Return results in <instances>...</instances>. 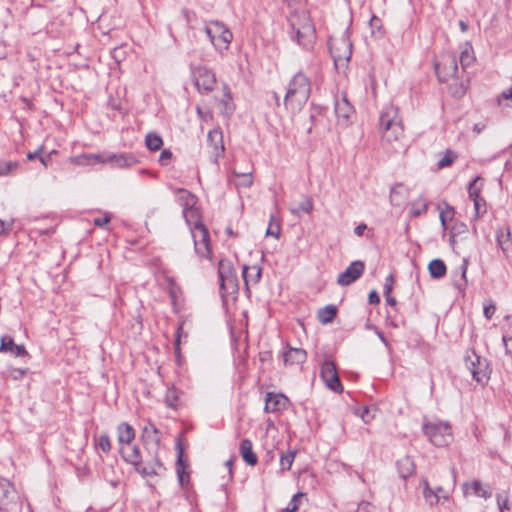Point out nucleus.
<instances>
[{
    "label": "nucleus",
    "instance_id": "32",
    "mask_svg": "<svg viewBox=\"0 0 512 512\" xmlns=\"http://www.w3.org/2000/svg\"><path fill=\"white\" fill-rule=\"evenodd\" d=\"M337 308L334 305H327L318 311V319L322 324L330 323L336 316Z\"/></svg>",
    "mask_w": 512,
    "mask_h": 512
},
{
    "label": "nucleus",
    "instance_id": "37",
    "mask_svg": "<svg viewBox=\"0 0 512 512\" xmlns=\"http://www.w3.org/2000/svg\"><path fill=\"white\" fill-rule=\"evenodd\" d=\"M296 452L289 450L285 454H281L280 456V466L282 471H288L290 470L294 459H295Z\"/></svg>",
    "mask_w": 512,
    "mask_h": 512
},
{
    "label": "nucleus",
    "instance_id": "14",
    "mask_svg": "<svg viewBox=\"0 0 512 512\" xmlns=\"http://www.w3.org/2000/svg\"><path fill=\"white\" fill-rule=\"evenodd\" d=\"M365 265L362 261L352 262L344 272L340 273L337 283L341 286H348L356 281L364 272Z\"/></svg>",
    "mask_w": 512,
    "mask_h": 512
},
{
    "label": "nucleus",
    "instance_id": "50",
    "mask_svg": "<svg viewBox=\"0 0 512 512\" xmlns=\"http://www.w3.org/2000/svg\"><path fill=\"white\" fill-rule=\"evenodd\" d=\"M172 158V153L170 150H163L159 156V162L161 165L166 166L169 164Z\"/></svg>",
    "mask_w": 512,
    "mask_h": 512
},
{
    "label": "nucleus",
    "instance_id": "11",
    "mask_svg": "<svg viewBox=\"0 0 512 512\" xmlns=\"http://www.w3.org/2000/svg\"><path fill=\"white\" fill-rule=\"evenodd\" d=\"M192 77L194 85L200 92L207 93L214 89L216 77L210 69L197 66L192 71Z\"/></svg>",
    "mask_w": 512,
    "mask_h": 512
},
{
    "label": "nucleus",
    "instance_id": "24",
    "mask_svg": "<svg viewBox=\"0 0 512 512\" xmlns=\"http://www.w3.org/2000/svg\"><path fill=\"white\" fill-rule=\"evenodd\" d=\"M240 454L243 460L250 466L257 464V456L253 452L252 442L248 439H243L240 443Z\"/></svg>",
    "mask_w": 512,
    "mask_h": 512
},
{
    "label": "nucleus",
    "instance_id": "27",
    "mask_svg": "<svg viewBox=\"0 0 512 512\" xmlns=\"http://www.w3.org/2000/svg\"><path fill=\"white\" fill-rule=\"evenodd\" d=\"M497 242L504 253L512 248V238L509 228H501L497 232Z\"/></svg>",
    "mask_w": 512,
    "mask_h": 512
},
{
    "label": "nucleus",
    "instance_id": "48",
    "mask_svg": "<svg viewBox=\"0 0 512 512\" xmlns=\"http://www.w3.org/2000/svg\"><path fill=\"white\" fill-rule=\"evenodd\" d=\"M280 234V226L277 223H273V219L271 220L269 227L266 231L267 236H273L275 238H278Z\"/></svg>",
    "mask_w": 512,
    "mask_h": 512
},
{
    "label": "nucleus",
    "instance_id": "17",
    "mask_svg": "<svg viewBox=\"0 0 512 512\" xmlns=\"http://www.w3.org/2000/svg\"><path fill=\"white\" fill-rule=\"evenodd\" d=\"M464 496L475 495L482 497L484 499H488L491 497L492 492L488 485L483 484L479 480H474L472 482H465L462 485Z\"/></svg>",
    "mask_w": 512,
    "mask_h": 512
},
{
    "label": "nucleus",
    "instance_id": "33",
    "mask_svg": "<svg viewBox=\"0 0 512 512\" xmlns=\"http://www.w3.org/2000/svg\"><path fill=\"white\" fill-rule=\"evenodd\" d=\"M454 215H455V211H454L453 207H451L447 203H444V208L440 210V214H439V218H440L443 230L447 229L448 222L452 221Z\"/></svg>",
    "mask_w": 512,
    "mask_h": 512
},
{
    "label": "nucleus",
    "instance_id": "9",
    "mask_svg": "<svg viewBox=\"0 0 512 512\" xmlns=\"http://www.w3.org/2000/svg\"><path fill=\"white\" fill-rule=\"evenodd\" d=\"M218 276L222 295L237 292L238 283L235 270L229 260L221 259L218 264Z\"/></svg>",
    "mask_w": 512,
    "mask_h": 512
},
{
    "label": "nucleus",
    "instance_id": "15",
    "mask_svg": "<svg viewBox=\"0 0 512 512\" xmlns=\"http://www.w3.org/2000/svg\"><path fill=\"white\" fill-rule=\"evenodd\" d=\"M321 377L326 385L333 391H340L341 384L337 369L332 361H324L321 366Z\"/></svg>",
    "mask_w": 512,
    "mask_h": 512
},
{
    "label": "nucleus",
    "instance_id": "28",
    "mask_svg": "<svg viewBox=\"0 0 512 512\" xmlns=\"http://www.w3.org/2000/svg\"><path fill=\"white\" fill-rule=\"evenodd\" d=\"M407 195L408 189L402 184H397L391 190L390 202L391 204L398 206L403 202Z\"/></svg>",
    "mask_w": 512,
    "mask_h": 512
},
{
    "label": "nucleus",
    "instance_id": "51",
    "mask_svg": "<svg viewBox=\"0 0 512 512\" xmlns=\"http://www.w3.org/2000/svg\"><path fill=\"white\" fill-rule=\"evenodd\" d=\"M111 220V214L105 213L102 217H97L94 219V224L99 227H103L108 224Z\"/></svg>",
    "mask_w": 512,
    "mask_h": 512
},
{
    "label": "nucleus",
    "instance_id": "35",
    "mask_svg": "<svg viewBox=\"0 0 512 512\" xmlns=\"http://www.w3.org/2000/svg\"><path fill=\"white\" fill-rule=\"evenodd\" d=\"M376 408H370L368 406L360 407L355 409V414L359 416L364 423H370L376 415Z\"/></svg>",
    "mask_w": 512,
    "mask_h": 512
},
{
    "label": "nucleus",
    "instance_id": "61",
    "mask_svg": "<svg viewBox=\"0 0 512 512\" xmlns=\"http://www.w3.org/2000/svg\"><path fill=\"white\" fill-rule=\"evenodd\" d=\"M485 128L484 124H475L473 127V131L477 134H479L483 129Z\"/></svg>",
    "mask_w": 512,
    "mask_h": 512
},
{
    "label": "nucleus",
    "instance_id": "36",
    "mask_svg": "<svg viewBox=\"0 0 512 512\" xmlns=\"http://www.w3.org/2000/svg\"><path fill=\"white\" fill-rule=\"evenodd\" d=\"M427 209H428L427 201L424 198L420 197L417 200H415L414 202H412L410 213L413 216L417 217L422 214H425L427 212Z\"/></svg>",
    "mask_w": 512,
    "mask_h": 512
},
{
    "label": "nucleus",
    "instance_id": "52",
    "mask_svg": "<svg viewBox=\"0 0 512 512\" xmlns=\"http://www.w3.org/2000/svg\"><path fill=\"white\" fill-rule=\"evenodd\" d=\"M393 284H394V277H393V275L390 274L386 278V281H385V285H384V293L385 294H391L392 289H393Z\"/></svg>",
    "mask_w": 512,
    "mask_h": 512
},
{
    "label": "nucleus",
    "instance_id": "60",
    "mask_svg": "<svg viewBox=\"0 0 512 512\" xmlns=\"http://www.w3.org/2000/svg\"><path fill=\"white\" fill-rule=\"evenodd\" d=\"M451 90H452V93L455 95V96H462L464 93H465V87L463 85L460 86L459 89H453V87L451 86Z\"/></svg>",
    "mask_w": 512,
    "mask_h": 512
},
{
    "label": "nucleus",
    "instance_id": "7",
    "mask_svg": "<svg viewBox=\"0 0 512 512\" xmlns=\"http://www.w3.org/2000/svg\"><path fill=\"white\" fill-rule=\"evenodd\" d=\"M205 33L209 37L211 44L220 53L227 51L233 40V34L230 29L223 22L217 20L206 23Z\"/></svg>",
    "mask_w": 512,
    "mask_h": 512
},
{
    "label": "nucleus",
    "instance_id": "6",
    "mask_svg": "<svg viewBox=\"0 0 512 512\" xmlns=\"http://www.w3.org/2000/svg\"><path fill=\"white\" fill-rule=\"evenodd\" d=\"M329 51L337 70H344L351 58L352 43L346 31L333 35L329 39Z\"/></svg>",
    "mask_w": 512,
    "mask_h": 512
},
{
    "label": "nucleus",
    "instance_id": "31",
    "mask_svg": "<svg viewBox=\"0 0 512 512\" xmlns=\"http://www.w3.org/2000/svg\"><path fill=\"white\" fill-rule=\"evenodd\" d=\"M428 270L433 278H441L446 274V266L440 259L432 260L428 265Z\"/></svg>",
    "mask_w": 512,
    "mask_h": 512
},
{
    "label": "nucleus",
    "instance_id": "53",
    "mask_svg": "<svg viewBox=\"0 0 512 512\" xmlns=\"http://www.w3.org/2000/svg\"><path fill=\"white\" fill-rule=\"evenodd\" d=\"M474 202V207H475V212H476V216H479V214L481 212H484L485 209L482 210V207H484L485 205V201L482 197L476 199V200H473Z\"/></svg>",
    "mask_w": 512,
    "mask_h": 512
},
{
    "label": "nucleus",
    "instance_id": "41",
    "mask_svg": "<svg viewBox=\"0 0 512 512\" xmlns=\"http://www.w3.org/2000/svg\"><path fill=\"white\" fill-rule=\"evenodd\" d=\"M110 153L89 154L90 165L109 163Z\"/></svg>",
    "mask_w": 512,
    "mask_h": 512
},
{
    "label": "nucleus",
    "instance_id": "22",
    "mask_svg": "<svg viewBox=\"0 0 512 512\" xmlns=\"http://www.w3.org/2000/svg\"><path fill=\"white\" fill-rule=\"evenodd\" d=\"M232 177L231 182L237 189L250 188L254 181L252 169L242 172L234 168L232 171Z\"/></svg>",
    "mask_w": 512,
    "mask_h": 512
},
{
    "label": "nucleus",
    "instance_id": "39",
    "mask_svg": "<svg viewBox=\"0 0 512 512\" xmlns=\"http://www.w3.org/2000/svg\"><path fill=\"white\" fill-rule=\"evenodd\" d=\"M18 168L16 161H0V176H7Z\"/></svg>",
    "mask_w": 512,
    "mask_h": 512
},
{
    "label": "nucleus",
    "instance_id": "1",
    "mask_svg": "<svg viewBox=\"0 0 512 512\" xmlns=\"http://www.w3.org/2000/svg\"><path fill=\"white\" fill-rule=\"evenodd\" d=\"M142 435L146 443L147 439L152 441L149 459L143 460L137 447L124 450L123 458L126 462L131 463L143 477L161 476L165 468L158 458V445L160 441L158 430L153 424H148L143 428Z\"/></svg>",
    "mask_w": 512,
    "mask_h": 512
},
{
    "label": "nucleus",
    "instance_id": "4",
    "mask_svg": "<svg viewBox=\"0 0 512 512\" xmlns=\"http://www.w3.org/2000/svg\"><path fill=\"white\" fill-rule=\"evenodd\" d=\"M311 92V84L306 75L296 73L290 80L284 97V105L291 112L300 111Z\"/></svg>",
    "mask_w": 512,
    "mask_h": 512
},
{
    "label": "nucleus",
    "instance_id": "34",
    "mask_svg": "<svg viewBox=\"0 0 512 512\" xmlns=\"http://www.w3.org/2000/svg\"><path fill=\"white\" fill-rule=\"evenodd\" d=\"M146 146L151 151H157L163 145L162 138L157 133H148L145 138Z\"/></svg>",
    "mask_w": 512,
    "mask_h": 512
},
{
    "label": "nucleus",
    "instance_id": "54",
    "mask_svg": "<svg viewBox=\"0 0 512 512\" xmlns=\"http://www.w3.org/2000/svg\"><path fill=\"white\" fill-rule=\"evenodd\" d=\"M497 502L500 509V512H504L505 509H508V497H503L502 495L497 496Z\"/></svg>",
    "mask_w": 512,
    "mask_h": 512
},
{
    "label": "nucleus",
    "instance_id": "23",
    "mask_svg": "<svg viewBox=\"0 0 512 512\" xmlns=\"http://www.w3.org/2000/svg\"><path fill=\"white\" fill-rule=\"evenodd\" d=\"M307 353L301 348H289L284 353V362L287 366H298L306 361Z\"/></svg>",
    "mask_w": 512,
    "mask_h": 512
},
{
    "label": "nucleus",
    "instance_id": "8",
    "mask_svg": "<svg viewBox=\"0 0 512 512\" xmlns=\"http://www.w3.org/2000/svg\"><path fill=\"white\" fill-rule=\"evenodd\" d=\"M425 435L435 446L443 447L452 441V430L447 422L434 421L423 427Z\"/></svg>",
    "mask_w": 512,
    "mask_h": 512
},
{
    "label": "nucleus",
    "instance_id": "64",
    "mask_svg": "<svg viewBox=\"0 0 512 512\" xmlns=\"http://www.w3.org/2000/svg\"><path fill=\"white\" fill-rule=\"evenodd\" d=\"M503 96H504L506 99H512V88H511L508 92H504V93H503Z\"/></svg>",
    "mask_w": 512,
    "mask_h": 512
},
{
    "label": "nucleus",
    "instance_id": "19",
    "mask_svg": "<svg viewBox=\"0 0 512 512\" xmlns=\"http://www.w3.org/2000/svg\"><path fill=\"white\" fill-rule=\"evenodd\" d=\"M335 113L339 121H342L343 124H346L349 118L354 113V108L348 101V98L345 94H343L339 99L335 102Z\"/></svg>",
    "mask_w": 512,
    "mask_h": 512
},
{
    "label": "nucleus",
    "instance_id": "25",
    "mask_svg": "<svg viewBox=\"0 0 512 512\" xmlns=\"http://www.w3.org/2000/svg\"><path fill=\"white\" fill-rule=\"evenodd\" d=\"M136 163V159L132 155L127 154H109V164L113 167L124 168L130 167Z\"/></svg>",
    "mask_w": 512,
    "mask_h": 512
},
{
    "label": "nucleus",
    "instance_id": "38",
    "mask_svg": "<svg viewBox=\"0 0 512 512\" xmlns=\"http://www.w3.org/2000/svg\"><path fill=\"white\" fill-rule=\"evenodd\" d=\"M179 193V201L181 205L184 206V208H187V206H194L195 204V197L188 191L184 189H180L178 191Z\"/></svg>",
    "mask_w": 512,
    "mask_h": 512
},
{
    "label": "nucleus",
    "instance_id": "29",
    "mask_svg": "<svg viewBox=\"0 0 512 512\" xmlns=\"http://www.w3.org/2000/svg\"><path fill=\"white\" fill-rule=\"evenodd\" d=\"M475 60L474 57V51L473 47L470 43H465L461 47L460 52V63L462 65V68L465 69L466 67L470 66Z\"/></svg>",
    "mask_w": 512,
    "mask_h": 512
},
{
    "label": "nucleus",
    "instance_id": "44",
    "mask_svg": "<svg viewBox=\"0 0 512 512\" xmlns=\"http://www.w3.org/2000/svg\"><path fill=\"white\" fill-rule=\"evenodd\" d=\"M165 399H166V403L170 406V407H175L177 406V402H178V393H177V390L175 388H170L167 390L166 392V396H165Z\"/></svg>",
    "mask_w": 512,
    "mask_h": 512
},
{
    "label": "nucleus",
    "instance_id": "13",
    "mask_svg": "<svg viewBox=\"0 0 512 512\" xmlns=\"http://www.w3.org/2000/svg\"><path fill=\"white\" fill-rule=\"evenodd\" d=\"M421 484L423 487V497L430 506L438 505L442 500L447 501L450 499V491L442 486H437L433 489L430 487L427 479H423Z\"/></svg>",
    "mask_w": 512,
    "mask_h": 512
},
{
    "label": "nucleus",
    "instance_id": "21",
    "mask_svg": "<svg viewBox=\"0 0 512 512\" xmlns=\"http://www.w3.org/2000/svg\"><path fill=\"white\" fill-rule=\"evenodd\" d=\"M288 399L282 394L267 393L265 400L266 412H277L286 408Z\"/></svg>",
    "mask_w": 512,
    "mask_h": 512
},
{
    "label": "nucleus",
    "instance_id": "2",
    "mask_svg": "<svg viewBox=\"0 0 512 512\" xmlns=\"http://www.w3.org/2000/svg\"><path fill=\"white\" fill-rule=\"evenodd\" d=\"M183 215L190 228L195 253L200 258L209 259L211 256L209 233L200 221L198 210L194 206H187L183 209Z\"/></svg>",
    "mask_w": 512,
    "mask_h": 512
},
{
    "label": "nucleus",
    "instance_id": "20",
    "mask_svg": "<svg viewBox=\"0 0 512 512\" xmlns=\"http://www.w3.org/2000/svg\"><path fill=\"white\" fill-rule=\"evenodd\" d=\"M470 371L474 380L481 385H484L489 380L488 366L485 361H481L478 357L476 362H471Z\"/></svg>",
    "mask_w": 512,
    "mask_h": 512
},
{
    "label": "nucleus",
    "instance_id": "59",
    "mask_svg": "<svg viewBox=\"0 0 512 512\" xmlns=\"http://www.w3.org/2000/svg\"><path fill=\"white\" fill-rule=\"evenodd\" d=\"M43 151V147H40L37 151L35 152H29L27 154V159L28 160H34L36 159L37 157H39L40 153Z\"/></svg>",
    "mask_w": 512,
    "mask_h": 512
},
{
    "label": "nucleus",
    "instance_id": "26",
    "mask_svg": "<svg viewBox=\"0 0 512 512\" xmlns=\"http://www.w3.org/2000/svg\"><path fill=\"white\" fill-rule=\"evenodd\" d=\"M261 267L258 265L252 266H244L243 267V279L245 285L248 287L249 285H254L258 283L261 277Z\"/></svg>",
    "mask_w": 512,
    "mask_h": 512
},
{
    "label": "nucleus",
    "instance_id": "45",
    "mask_svg": "<svg viewBox=\"0 0 512 512\" xmlns=\"http://www.w3.org/2000/svg\"><path fill=\"white\" fill-rule=\"evenodd\" d=\"M302 497H304V493L299 492L295 494L284 512H296L298 510L300 498Z\"/></svg>",
    "mask_w": 512,
    "mask_h": 512
},
{
    "label": "nucleus",
    "instance_id": "3",
    "mask_svg": "<svg viewBox=\"0 0 512 512\" xmlns=\"http://www.w3.org/2000/svg\"><path fill=\"white\" fill-rule=\"evenodd\" d=\"M291 38L306 50H311L316 42L315 26L307 11H296L289 17Z\"/></svg>",
    "mask_w": 512,
    "mask_h": 512
},
{
    "label": "nucleus",
    "instance_id": "5",
    "mask_svg": "<svg viewBox=\"0 0 512 512\" xmlns=\"http://www.w3.org/2000/svg\"><path fill=\"white\" fill-rule=\"evenodd\" d=\"M380 130L382 138L388 143L400 142L404 137V127L398 108L388 105L380 116Z\"/></svg>",
    "mask_w": 512,
    "mask_h": 512
},
{
    "label": "nucleus",
    "instance_id": "56",
    "mask_svg": "<svg viewBox=\"0 0 512 512\" xmlns=\"http://www.w3.org/2000/svg\"><path fill=\"white\" fill-rule=\"evenodd\" d=\"M369 302L371 304H378L380 302L379 295L377 294L376 291H371L369 293Z\"/></svg>",
    "mask_w": 512,
    "mask_h": 512
},
{
    "label": "nucleus",
    "instance_id": "43",
    "mask_svg": "<svg viewBox=\"0 0 512 512\" xmlns=\"http://www.w3.org/2000/svg\"><path fill=\"white\" fill-rule=\"evenodd\" d=\"M98 447L105 453L110 452L111 450V442L109 436L107 434H102L98 438Z\"/></svg>",
    "mask_w": 512,
    "mask_h": 512
},
{
    "label": "nucleus",
    "instance_id": "10",
    "mask_svg": "<svg viewBox=\"0 0 512 512\" xmlns=\"http://www.w3.org/2000/svg\"><path fill=\"white\" fill-rule=\"evenodd\" d=\"M435 70L439 80L442 82L454 79L458 73L456 56L450 52H444L440 56V60L435 64Z\"/></svg>",
    "mask_w": 512,
    "mask_h": 512
},
{
    "label": "nucleus",
    "instance_id": "58",
    "mask_svg": "<svg viewBox=\"0 0 512 512\" xmlns=\"http://www.w3.org/2000/svg\"><path fill=\"white\" fill-rule=\"evenodd\" d=\"M176 448H177V451H178V465L182 466L183 448H182V445H181L180 441H178L176 443Z\"/></svg>",
    "mask_w": 512,
    "mask_h": 512
},
{
    "label": "nucleus",
    "instance_id": "46",
    "mask_svg": "<svg viewBox=\"0 0 512 512\" xmlns=\"http://www.w3.org/2000/svg\"><path fill=\"white\" fill-rule=\"evenodd\" d=\"M456 156L453 152L447 151L443 158L439 161L438 166L440 168L447 167L452 164V162L455 160Z\"/></svg>",
    "mask_w": 512,
    "mask_h": 512
},
{
    "label": "nucleus",
    "instance_id": "63",
    "mask_svg": "<svg viewBox=\"0 0 512 512\" xmlns=\"http://www.w3.org/2000/svg\"><path fill=\"white\" fill-rule=\"evenodd\" d=\"M459 26H460V29H461L462 32H466L468 30V25L464 21H460L459 22Z\"/></svg>",
    "mask_w": 512,
    "mask_h": 512
},
{
    "label": "nucleus",
    "instance_id": "30",
    "mask_svg": "<svg viewBox=\"0 0 512 512\" xmlns=\"http://www.w3.org/2000/svg\"><path fill=\"white\" fill-rule=\"evenodd\" d=\"M2 342L6 344V352L9 351L17 357L25 356L27 354L25 347L23 345L14 344L12 337L8 335L2 336Z\"/></svg>",
    "mask_w": 512,
    "mask_h": 512
},
{
    "label": "nucleus",
    "instance_id": "16",
    "mask_svg": "<svg viewBox=\"0 0 512 512\" xmlns=\"http://www.w3.org/2000/svg\"><path fill=\"white\" fill-rule=\"evenodd\" d=\"M117 439L120 444V453L123 455V451L129 448L135 447L132 445L135 439V430L128 423H121L117 427Z\"/></svg>",
    "mask_w": 512,
    "mask_h": 512
},
{
    "label": "nucleus",
    "instance_id": "42",
    "mask_svg": "<svg viewBox=\"0 0 512 512\" xmlns=\"http://www.w3.org/2000/svg\"><path fill=\"white\" fill-rule=\"evenodd\" d=\"M69 162L73 165H78V166H91L89 154H82L79 156L70 157Z\"/></svg>",
    "mask_w": 512,
    "mask_h": 512
},
{
    "label": "nucleus",
    "instance_id": "12",
    "mask_svg": "<svg viewBox=\"0 0 512 512\" xmlns=\"http://www.w3.org/2000/svg\"><path fill=\"white\" fill-rule=\"evenodd\" d=\"M18 495L14 485L0 477V511L9 512L17 504Z\"/></svg>",
    "mask_w": 512,
    "mask_h": 512
},
{
    "label": "nucleus",
    "instance_id": "55",
    "mask_svg": "<svg viewBox=\"0 0 512 512\" xmlns=\"http://www.w3.org/2000/svg\"><path fill=\"white\" fill-rule=\"evenodd\" d=\"M182 325H180L177 329L176 339H175V352L178 354L180 351V337H181Z\"/></svg>",
    "mask_w": 512,
    "mask_h": 512
},
{
    "label": "nucleus",
    "instance_id": "49",
    "mask_svg": "<svg viewBox=\"0 0 512 512\" xmlns=\"http://www.w3.org/2000/svg\"><path fill=\"white\" fill-rule=\"evenodd\" d=\"M299 208L304 211L305 213H311L313 208H314V204H313V200L311 197H307L305 199V201H303Z\"/></svg>",
    "mask_w": 512,
    "mask_h": 512
},
{
    "label": "nucleus",
    "instance_id": "18",
    "mask_svg": "<svg viewBox=\"0 0 512 512\" xmlns=\"http://www.w3.org/2000/svg\"><path fill=\"white\" fill-rule=\"evenodd\" d=\"M209 147L212 149V156L217 160L223 156L225 148L223 144V135L220 130L214 129L209 131L207 136Z\"/></svg>",
    "mask_w": 512,
    "mask_h": 512
},
{
    "label": "nucleus",
    "instance_id": "62",
    "mask_svg": "<svg viewBox=\"0 0 512 512\" xmlns=\"http://www.w3.org/2000/svg\"><path fill=\"white\" fill-rule=\"evenodd\" d=\"M385 297H386V302L389 305L394 306L396 304L395 298L391 297L390 294H385Z\"/></svg>",
    "mask_w": 512,
    "mask_h": 512
},
{
    "label": "nucleus",
    "instance_id": "47",
    "mask_svg": "<svg viewBox=\"0 0 512 512\" xmlns=\"http://www.w3.org/2000/svg\"><path fill=\"white\" fill-rule=\"evenodd\" d=\"M496 312V306L493 301H489L488 303L484 304L483 307V313L487 320H490Z\"/></svg>",
    "mask_w": 512,
    "mask_h": 512
},
{
    "label": "nucleus",
    "instance_id": "57",
    "mask_svg": "<svg viewBox=\"0 0 512 512\" xmlns=\"http://www.w3.org/2000/svg\"><path fill=\"white\" fill-rule=\"evenodd\" d=\"M367 230V225L366 224H359L355 227L354 229V233L357 235V236H362L364 231Z\"/></svg>",
    "mask_w": 512,
    "mask_h": 512
},
{
    "label": "nucleus",
    "instance_id": "40",
    "mask_svg": "<svg viewBox=\"0 0 512 512\" xmlns=\"http://www.w3.org/2000/svg\"><path fill=\"white\" fill-rule=\"evenodd\" d=\"M482 179L480 177H476L472 183H470L469 185V188H468V192H469V197L470 199L472 200H476L478 198H480V193H481V186L478 185V182L481 181Z\"/></svg>",
    "mask_w": 512,
    "mask_h": 512
}]
</instances>
